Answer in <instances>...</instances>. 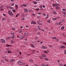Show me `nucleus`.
Wrapping results in <instances>:
<instances>
[{
  "label": "nucleus",
  "mask_w": 66,
  "mask_h": 66,
  "mask_svg": "<svg viewBox=\"0 0 66 66\" xmlns=\"http://www.w3.org/2000/svg\"><path fill=\"white\" fill-rule=\"evenodd\" d=\"M8 13L11 16H13V13L12 12H11V11L9 10L8 11Z\"/></svg>",
  "instance_id": "f257e3e1"
},
{
  "label": "nucleus",
  "mask_w": 66,
  "mask_h": 66,
  "mask_svg": "<svg viewBox=\"0 0 66 66\" xmlns=\"http://www.w3.org/2000/svg\"><path fill=\"white\" fill-rule=\"evenodd\" d=\"M18 63L19 65H23V63L21 62V61H19Z\"/></svg>",
  "instance_id": "f03ea898"
},
{
  "label": "nucleus",
  "mask_w": 66,
  "mask_h": 66,
  "mask_svg": "<svg viewBox=\"0 0 66 66\" xmlns=\"http://www.w3.org/2000/svg\"><path fill=\"white\" fill-rule=\"evenodd\" d=\"M1 41L2 43H5L6 42L5 40H3V39H1Z\"/></svg>",
  "instance_id": "7ed1b4c3"
},
{
  "label": "nucleus",
  "mask_w": 66,
  "mask_h": 66,
  "mask_svg": "<svg viewBox=\"0 0 66 66\" xmlns=\"http://www.w3.org/2000/svg\"><path fill=\"white\" fill-rule=\"evenodd\" d=\"M6 50L7 51H8V53H11V50L9 48H7L6 49Z\"/></svg>",
  "instance_id": "20e7f679"
},
{
  "label": "nucleus",
  "mask_w": 66,
  "mask_h": 66,
  "mask_svg": "<svg viewBox=\"0 0 66 66\" xmlns=\"http://www.w3.org/2000/svg\"><path fill=\"white\" fill-rule=\"evenodd\" d=\"M15 59H12L11 60L10 62L11 63H13V62H15Z\"/></svg>",
  "instance_id": "39448f33"
},
{
  "label": "nucleus",
  "mask_w": 66,
  "mask_h": 66,
  "mask_svg": "<svg viewBox=\"0 0 66 66\" xmlns=\"http://www.w3.org/2000/svg\"><path fill=\"white\" fill-rule=\"evenodd\" d=\"M52 5L53 6H54V7H55V6H57V4H52Z\"/></svg>",
  "instance_id": "423d86ee"
},
{
  "label": "nucleus",
  "mask_w": 66,
  "mask_h": 66,
  "mask_svg": "<svg viewBox=\"0 0 66 66\" xmlns=\"http://www.w3.org/2000/svg\"><path fill=\"white\" fill-rule=\"evenodd\" d=\"M25 37V36H23L22 35H21L20 36V39H23V38H24Z\"/></svg>",
  "instance_id": "0eeeda50"
},
{
  "label": "nucleus",
  "mask_w": 66,
  "mask_h": 66,
  "mask_svg": "<svg viewBox=\"0 0 66 66\" xmlns=\"http://www.w3.org/2000/svg\"><path fill=\"white\" fill-rule=\"evenodd\" d=\"M31 24H36V23L35 21H32V22H31Z\"/></svg>",
  "instance_id": "6e6552de"
},
{
  "label": "nucleus",
  "mask_w": 66,
  "mask_h": 66,
  "mask_svg": "<svg viewBox=\"0 0 66 66\" xmlns=\"http://www.w3.org/2000/svg\"><path fill=\"white\" fill-rule=\"evenodd\" d=\"M42 55L43 56V57H46V55L45 54H42Z\"/></svg>",
  "instance_id": "1a4fd4ad"
},
{
  "label": "nucleus",
  "mask_w": 66,
  "mask_h": 66,
  "mask_svg": "<svg viewBox=\"0 0 66 66\" xmlns=\"http://www.w3.org/2000/svg\"><path fill=\"white\" fill-rule=\"evenodd\" d=\"M42 49H47V47H44V46H42Z\"/></svg>",
  "instance_id": "9d476101"
},
{
  "label": "nucleus",
  "mask_w": 66,
  "mask_h": 66,
  "mask_svg": "<svg viewBox=\"0 0 66 66\" xmlns=\"http://www.w3.org/2000/svg\"><path fill=\"white\" fill-rule=\"evenodd\" d=\"M60 48H62V49H64L65 48V46H61Z\"/></svg>",
  "instance_id": "9b49d317"
},
{
  "label": "nucleus",
  "mask_w": 66,
  "mask_h": 66,
  "mask_svg": "<svg viewBox=\"0 0 66 66\" xmlns=\"http://www.w3.org/2000/svg\"><path fill=\"white\" fill-rule=\"evenodd\" d=\"M44 60H45V61H48V60H49L48 58L46 57L44 58Z\"/></svg>",
  "instance_id": "f8f14e48"
},
{
  "label": "nucleus",
  "mask_w": 66,
  "mask_h": 66,
  "mask_svg": "<svg viewBox=\"0 0 66 66\" xmlns=\"http://www.w3.org/2000/svg\"><path fill=\"white\" fill-rule=\"evenodd\" d=\"M24 12H26L27 13L28 12V9H25L24 10Z\"/></svg>",
  "instance_id": "ddd939ff"
},
{
  "label": "nucleus",
  "mask_w": 66,
  "mask_h": 66,
  "mask_svg": "<svg viewBox=\"0 0 66 66\" xmlns=\"http://www.w3.org/2000/svg\"><path fill=\"white\" fill-rule=\"evenodd\" d=\"M56 19H57V18H53L52 19V20H54V21H55V20H56Z\"/></svg>",
  "instance_id": "4468645a"
},
{
  "label": "nucleus",
  "mask_w": 66,
  "mask_h": 66,
  "mask_svg": "<svg viewBox=\"0 0 66 66\" xmlns=\"http://www.w3.org/2000/svg\"><path fill=\"white\" fill-rule=\"evenodd\" d=\"M15 6L16 7V10H18V6L17 5H15Z\"/></svg>",
  "instance_id": "2eb2a0df"
},
{
  "label": "nucleus",
  "mask_w": 66,
  "mask_h": 66,
  "mask_svg": "<svg viewBox=\"0 0 66 66\" xmlns=\"http://www.w3.org/2000/svg\"><path fill=\"white\" fill-rule=\"evenodd\" d=\"M32 43H33V44L35 45H36V44H37L35 42H32Z\"/></svg>",
  "instance_id": "dca6fc26"
},
{
  "label": "nucleus",
  "mask_w": 66,
  "mask_h": 66,
  "mask_svg": "<svg viewBox=\"0 0 66 66\" xmlns=\"http://www.w3.org/2000/svg\"><path fill=\"white\" fill-rule=\"evenodd\" d=\"M24 34L26 36H28V35H29V34L28 33H25Z\"/></svg>",
  "instance_id": "f3484780"
},
{
  "label": "nucleus",
  "mask_w": 66,
  "mask_h": 66,
  "mask_svg": "<svg viewBox=\"0 0 66 66\" xmlns=\"http://www.w3.org/2000/svg\"><path fill=\"white\" fill-rule=\"evenodd\" d=\"M33 3H34V4H36L37 3L35 1H33Z\"/></svg>",
  "instance_id": "a211bd4d"
},
{
  "label": "nucleus",
  "mask_w": 66,
  "mask_h": 66,
  "mask_svg": "<svg viewBox=\"0 0 66 66\" xmlns=\"http://www.w3.org/2000/svg\"><path fill=\"white\" fill-rule=\"evenodd\" d=\"M25 16V15H24V14H23L22 15H21L22 17L23 18Z\"/></svg>",
  "instance_id": "6ab92c4d"
},
{
  "label": "nucleus",
  "mask_w": 66,
  "mask_h": 66,
  "mask_svg": "<svg viewBox=\"0 0 66 66\" xmlns=\"http://www.w3.org/2000/svg\"><path fill=\"white\" fill-rule=\"evenodd\" d=\"M36 35H39V34H40L39 32H37L36 34Z\"/></svg>",
  "instance_id": "aec40b11"
},
{
  "label": "nucleus",
  "mask_w": 66,
  "mask_h": 66,
  "mask_svg": "<svg viewBox=\"0 0 66 66\" xmlns=\"http://www.w3.org/2000/svg\"><path fill=\"white\" fill-rule=\"evenodd\" d=\"M37 14L38 15H41L42 14V12H37Z\"/></svg>",
  "instance_id": "412c9836"
},
{
  "label": "nucleus",
  "mask_w": 66,
  "mask_h": 66,
  "mask_svg": "<svg viewBox=\"0 0 66 66\" xmlns=\"http://www.w3.org/2000/svg\"><path fill=\"white\" fill-rule=\"evenodd\" d=\"M61 30H64V26H62L61 28Z\"/></svg>",
  "instance_id": "4be33fe9"
},
{
  "label": "nucleus",
  "mask_w": 66,
  "mask_h": 66,
  "mask_svg": "<svg viewBox=\"0 0 66 66\" xmlns=\"http://www.w3.org/2000/svg\"><path fill=\"white\" fill-rule=\"evenodd\" d=\"M12 11L13 13H15V12H16V10L15 9H13L12 10Z\"/></svg>",
  "instance_id": "5701e85b"
},
{
  "label": "nucleus",
  "mask_w": 66,
  "mask_h": 66,
  "mask_svg": "<svg viewBox=\"0 0 66 66\" xmlns=\"http://www.w3.org/2000/svg\"><path fill=\"white\" fill-rule=\"evenodd\" d=\"M31 46H32V47H33V48H35V46L31 44Z\"/></svg>",
  "instance_id": "b1692460"
},
{
  "label": "nucleus",
  "mask_w": 66,
  "mask_h": 66,
  "mask_svg": "<svg viewBox=\"0 0 66 66\" xmlns=\"http://www.w3.org/2000/svg\"><path fill=\"white\" fill-rule=\"evenodd\" d=\"M15 43V42H14V41L12 40L11 41V43L12 44H13V43Z\"/></svg>",
  "instance_id": "393cba45"
},
{
  "label": "nucleus",
  "mask_w": 66,
  "mask_h": 66,
  "mask_svg": "<svg viewBox=\"0 0 66 66\" xmlns=\"http://www.w3.org/2000/svg\"><path fill=\"white\" fill-rule=\"evenodd\" d=\"M59 65L60 66H63V65L62 64H59Z\"/></svg>",
  "instance_id": "a878e982"
},
{
  "label": "nucleus",
  "mask_w": 66,
  "mask_h": 66,
  "mask_svg": "<svg viewBox=\"0 0 66 66\" xmlns=\"http://www.w3.org/2000/svg\"><path fill=\"white\" fill-rule=\"evenodd\" d=\"M29 61L30 62H33V60L31 59H30Z\"/></svg>",
  "instance_id": "bb28decb"
},
{
  "label": "nucleus",
  "mask_w": 66,
  "mask_h": 66,
  "mask_svg": "<svg viewBox=\"0 0 66 66\" xmlns=\"http://www.w3.org/2000/svg\"><path fill=\"white\" fill-rule=\"evenodd\" d=\"M53 14H56V12L55 11H53Z\"/></svg>",
  "instance_id": "cd10ccee"
},
{
  "label": "nucleus",
  "mask_w": 66,
  "mask_h": 66,
  "mask_svg": "<svg viewBox=\"0 0 66 66\" xmlns=\"http://www.w3.org/2000/svg\"><path fill=\"white\" fill-rule=\"evenodd\" d=\"M12 46L10 45H6V47H12Z\"/></svg>",
  "instance_id": "c85d7f7f"
},
{
  "label": "nucleus",
  "mask_w": 66,
  "mask_h": 66,
  "mask_svg": "<svg viewBox=\"0 0 66 66\" xmlns=\"http://www.w3.org/2000/svg\"><path fill=\"white\" fill-rule=\"evenodd\" d=\"M40 59H41V60H43V57H40Z\"/></svg>",
  "instance_id": "c756f323"
},
{
  "label": "nucleus",
  "mask_w": 66,
  "mask_h": 66,
  "mask_svg": "<svg viewBox=\"0 0 66 66\" xmlns=\"http://www.w3.org/2000/svg\"><path fill=\"white\" fill-rule=\"evenodd\" d=\"M62 10H63V11H65V12L66 11V9H62Z\"/></svg>",
  "instance_id": "7c9ffc66"
},
{
  "label": "nucleus",
  "mask_w": 66,
  "mask_h": 66,
  "mask_svg": "<svg viewBox=\"0 0 66 66\" xmlns=\"http://www.w3.org/2000/svg\"><path fill=\"white\" fill-rule=\"evenodd\" d=\"M56 9L57 10H58V9H59L60 7H56Z\"/></svg>",
  "instance_id": "2f4dec72"
},
{
  "label": "nucleus",
  "mask_w": 66,
  "mask_h": 66,
  "mask_svg": "<svg viewBox=\"0 0 66 66\" xmlns=\"http://www.w3.org/2000/svg\"><path fill=\"white\" fill-rule=\"evenodd\" d=\"M5 61H6V62H7L9 61V60H8V59H5Z\"/></svg>",
  "instance_id": "473e14b6"
},
{
  "label": "nucleus",
  "mask_w": 66,
  "mask_h": 66,
  "mask_svg": "<svg viewBox=\"0 0 66 66\" xmlns=\"http://www.w3.org/2000/svg\"><path fill=\"white\" fill-rule=\"evenodd\" d=\"M62 13L64 15H65V14H66V13H65V12H64V11H62Z\"/></svg>",
  "instance_id": "72a5a7b5"
},
{
  "label": "nucleus",
  "mask_w": 66,
  "mask_h": 66,
  "mask_svg": "<svg viewBox=\"0 0 66 66\" xmlns=\"http://www.w3.org/2000/svg\"><path fill=\"white\" fill-rule=\"evenodd\" d=\"M64 54H66V50H65L64 51Z\"/></svg>",
  "instance_id": "f704fd0d"
},
{
  "label": "nucleus",
  "mask_w": 66,
  "mask_h": 66,
  "mask_svg": "<svg viewBox=\"0 0 66 66\" xmlns=\"http://www.w3.org/2000/svg\"><path fill=\"white\" fill-rule=\"evenodd\" d=\"M37 27L38 29H39V30H40V27H39V26H38Z\"/></svg>",
  "instance_id": "c9c22d12"
},
{
  "label": "nucleus",
  "mask_w": 66,
  "mask_h": 66,
  "mask_svg": "<svg viewBox=\"0 0 66 66\" xmlns=\"http://www.w3.org/2000/svg\"><path fill=\"white\" fill-rule=\"evenodd\" d=\"M15 3H13L11 4V6H14V4Z\"/></svg>",
  "instance_id": "e433bc0d"
},
{
  "label": "nucleus",
  "mask_w": 66,
  "mask_h": 66,
  "mask_svg": "<svg viewBox=\"0 0 66 66\" xmlns=\"http://www.w3.org/2000/svg\"><path fill=\"white\" fill-rule=\"evenodd\" d=\"M3 58H4V59H5V58H6V57L5 56H3Z\"/></svg>",
  "instance_id": "4c0bfd02"
},
{
  "label": "nucleus",
  "mask_w": 66,
  "mask_h": 66,
  "mask_svg": "<svg viewBox=\"0 0 66 66\" xmlns=\"http://www.w3.org/2000/svg\"><path fill=\"white\" fill-rule=\"evenodd\" d=\"M9 8L10 9H13V7L11 6L9 7Z\"/></svg>",
  "instance_id": "58836bf2"
},
{
  "label": "nucleus",
  "mask_w": 66,
  "mask_h": 66,
  "mask_svg": "<svg viewBox=\"0 0 66 66\" xmlns=\"http://www.w3.org/2000/svg\"><path fill=\"white\" fill-rule=\"evenodd\" d=\"M41 66H46V65H45V64H43L41 65Z\"/></svg>",
  "instance_id": "ea45409f"
},
{
  "label": "nucleus",
  "mask_w": 66,
  "mask_h": 66,
  "mask_svg": "<svg viewBox=\"0 0 66 66\" xmlns=\"http://www.w3.org/2000/svg\"><path fill=\"white\" fill-rule=\"evenodd\" d=\"M63 44H64V45H66V43H65V42H63Z\"/></svg>",
  "instance_id": "a19ab883"
},
{
  "label": "nucleus",
  "mask_w": 66,
  "mask_h": 66,
  "mask_svg": "<svg viewBox=\"0 0 66 66\" xmlns=\"http://www.w3.org/2000/svg\"><path fill=\"white\" fill-rule=\"evenodd\" d=\"M43 16H46V14L44 13H43Z\"/></svg>",
  "instance_id": "79ce46f5"
},
{
  "label": "nucleus",
  "mask_w": 66,
  "mask_h": 66,
  "mask_svg": "<svg viewBox=\"0 0 66 66\" xmlns=\"http://www.w3.org/2000/svg\"><path fill=\"white\" fill-rule=\"evenodd\" d=\"M56 37H53L52 38V39H56Z\"/></svg>",
  "instance_id": "37998d69"
},
{
  "label": "nucleus",
  "mask_w": 66,
  "mask_h": 66,
  "mask_svg": "<svg viewBox=\"0 0 66 66\" xmlns=\"http://www.w3.org/2000/svg\"><path fill=\"white\" fill-rule=\"evenodd\" d=\"M1 9H2L3 7V6H0Z\"/></svg>",
  "instance_id": "c03bdc74"
},
{
  "label": "nucleus",
  "mask_w": 66,
  "mask_h": 66,
  "mask_svg": "<svg viewBox=\"0 0 66 66\" xmlns=\"http://www.w3.org/2000/svg\"><path fill=\"white\" fill-rule=\"evenodd\" d=\"M23 6H25V7H26V6H27V5H26L23 4Z\"/></svg>",
  "instance_id": "a18cd8bd"
},
{
  "label": "nucleus",
  "mask_w": 66,
  "mask_h": 66,
  "mask_svg": "<svg viewBox=\"0 0 66 66\" xmlns=\"http://www.w3.org/2000/svg\"><path fill=\"white\" fill-rule=\"evenodd\" d=\"M40 8L41 9H42V7H43V5H41L40 6Z\"/></svg>",
  "instance_id": "49530a36"
},
{
  "label": "nucleus",
  "mask_w": 66,
  "mask_h": 66,
  "mask_svg": "<svg viewBox=\"0 0 66 66\" xmlns=\"http://www.w3.org/2000/svg\"><path fill=\"white\" fill-rule=\"evenodd\" d=\"M12 30H15V29L14 28H12Z\"/></svg>",
  "instance_id": "de8ad7c7"
},
{
  "label": "nucleus",
  "mask_w": 66,
  "mask_h": 66,
  "mask_svg": "<svg viewBox=\"0 0 66 66\" xmlns=\"http://www.w3.org/2000/svg\"><path fill=\"white\" fill-rule=\"evenodd\" d=\"M14 38V35H13L12 37V38Z\"/></svg>",
  "instance_id": "09e8293b"
},
{
  "label": "nucleus",
  "mask_w": 66,
  "mask_h": 66,
  "mask_svg": "<svg viewBox=\"0 0 66 66\" xmlns=\"http://www.w3.org/2000/svg\"><path fill=\"white\" fill-rule=\"evenodd\" d=\"M47 22L50 23V20H48L47 21Z\"/></svg>",
  "instance_id": "8fccbe9b"
},
{
  "label": "nucleus",
  "mask_w": 66,
  "mask_h": 66,
  "mask_svg": "<svg viewBox=\"0 0 66 66\" xmlns=\"http://www.w3.org/2000/svg\"><path fill=\"white\" fill-rule=\"evenodd\" d=\"M48 46L50 47H51V48H52V46L50 45H49Z\"/></svg>",
  "instance_id": "3c124183"
},
{
  "label": "nucleus",
  "mask_w": 66,
  "mask_h": 66,
  "mask_svg": "<svg viewBox=\"0 0 66 66\" xmlns=\"http://www.w3.org/2000/svg\"><path fill=\"white\" fill-rule=\"evenodd\" d=\"M32 15L34 17V16H35V14H34V13L32 14Z\"/></svg>",
  "instance_id": "603ef678"
},
{
  "label": "nucleus",
  "mask_w": 66,
  "mask_h": 66,
  "mask_svg": "<svg viewBox=\"0 0 66 66\" xmlns=\"http://www.w3.org/2000/svg\"><path fill=\"white\" fill-rule=\"evenodd\" d=\"M34 53V52H33L31 53V54H33Z\"/></svg>",
  "instance_id": "864d4df0"
},
{
  "label": "nucleus",
  "mask_w": 66,
  "mask_h": 66,
  "mask_svg": "<svg viewBox=\"0 0 66 66\" xmlns=\"http://www.w3.org/2000/svg\"><path fill=\"white\" fill-rule=\"evenodd\" d=\"M21 7H23V5H21Z\"/></svg>",
  "instance_id": "5fc2aeb1"
},
{
  "label": "nucleus",
  "mask_w": 66,
  "mask_h": 66,
  "mask_svg": "<svg viewBox=\"0 0 66 66\" xmlns=\"http://www.w3.org/2000/svg\"><path fill=\"white\" fill-rule=\"evenodd\" d=\"M36 9L37 10V11H39V9Z\"/></svg>",
  "instance_id": "6e6d98bb"
},
{
  "label": "nucleus",
  "mask_w": 66,
  "mask_h": 66,
  "mask_svg": "<svg viewBox=\"0 0 66 66\" xmlns=\"http://www.w3.org/2000/svg\"><path fill=\"white\" fill-rule=\"evenodd\" d=\"M22 20H24V18H23L22 19Z\"/></svg>",
  "instance_id": "4d7b16f0"
},
{
  "label": "nucleus",
  "mask_w": 66,
  "mask_h": 66,
  "mask_svg": "<svg viewBox=\"0 0 66 66\" xmlns=\"http://www.w3.org/2000/svg\"><path fill=\"white\" fill-rule=\"evenodd\" d=\"M19 53L20 54V55H21V52H19Z\"/></svg>",
  "instance_id": "13d9d810"
},
{
  "label": "nucleus",
  "mask_w": 66,
  "mask_h": 66,
  "mask_svg": "<svg viewBox=\"0 0 66 66\" xmlns=\"http://www.w3.org/2000/svg\"><path fill=\"white\" fill-rule=\"evenodd\" d=\"M35 39H38V38L37 37H35Z\"/></svg>",
  "instance_id": "bf43d9fd"
},
{
  "label": "nucleus",
  "mask_w": 66,
  "mask_h": 66,
  "mask_svg": "<svg viewBox=\"0 0 66 66\" xmlns=\"http://www.w3.org/2000/svg\"><path fill=\"white\" fill-rule=\"evenodd\" d=\"M20 28H21V29H22V28H23V27H22V26H21L20 27Z\"/></svg>",
  "instance_id": "052dcab7"
},
{
  "label": "nucleus",
  "mask_w": 66,
  "mask_h": 66,
  "mask_svg": "<svg viewBox=\"0 0 66 66\" xmlns=\"http://www.w3.org/2000/svg\"><path fill=\"white\" fill-rule=\"evenodd\" d=\"M18 14H17L16 15V17H18Z\"/></svg>",
  "instance_id": "680f3d73"
},
{
  "label": "nucleus",
  "mask_w": 66,
  "mask_h": 66,
  "mask_svg": "<svg viewBox=\"0 0 66 66\" xmlns=\"http://www.w3.org/2000/svg\"><path fill=\"white\" fill-rule=\"evenodd\" d=\"M10 38H11V37H8L7 38H8V39H10Z\"/></svg>",
  "instance_id": "e2e57ef3"
},
{
  "label": "nucleus",
  "mask_w": 66,
  "mask_h": 66,
  "mask_svg": "<svg viewBox=\"0 0 66 66\" xmlns=\"http://www.w3.org/2000/svg\"><path fill=\"white\" fill-rule=\"evenodd\" d=\"M21 32H22V30H20V31H19V33H21Z\"/></svg>",
  "instance_id": "0e129e2a"
},
{
  "label": "nucleus",
  "mask_w": 66,
  "mask_h": 66,
  "mask_svg": "<svg viewBox=\"0 0 66 66\" xmlns=\"http://www.w3.org/2000/svg\"><path fill=\"white\" fill-rule=\"evenodd\" d=\"M43 7H44H44H45V6L44 5H43Z\"/></svg>",
  "instance_id": "69168bd1"
},
{
  "label": "nucleus",
  "mask_w": 66,
  "mask_h": 66,
  "mask_svg": "<svg viewBox=\"0 0 66 66\" xmlns=\"http://www.w3.org/2000/svg\"><path fill=\"white\" fill-rule=\"evenodd\" d=\"M3 15L4 16H6V15H5V14H3Z\"/></svg>",
  "instance_id": "338daca9"
},
{
  "label": "nucleus",
  "mask_w": 66,
  "mask_h": 66,
  "mask_svg": "<svg viewBox=\"0 0 66 66\" xmlns=\"http://www.w3.org/2000/svg\"><path fill=\"white\" fill-rule=\"evenodd\" d=\"M35 66H39V65H37L36 64H35Z\"/></svg>",
  "instance_id": "774afa93"
}]
</instances>
